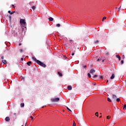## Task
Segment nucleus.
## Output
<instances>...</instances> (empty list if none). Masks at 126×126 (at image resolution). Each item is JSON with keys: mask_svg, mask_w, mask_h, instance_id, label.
I'll use <instances>...</instances> for the list:
<instances>
[{"mask_svg": "<svg viewBox=\"0 0 126 126\" xmlns=\"http://www.w3.org/2000/svg\"><path fill=\"white\" fill-rule=\"evenodd\" d=\"M77 119L79 122H81V121L82 122H84V119H83V114H81V115L77 116Z\"/></svg>", "mask_w": 126, "mask_h": 126, "instance_id": "nucleus-1", "label": "nucleus"}, {"mask_svg": "<svg viewBox=\"0 0 126 126\" xmlns=\"http://www.w3.org/2000/svg\"><path fill=\"white\" fill-rule=\"evenodd\" d=\"M20 23L21 25H22V27H25V24H26L25 20L21 19L20 20Z\"/></svg>", "mask_w": 126, "mask_h": 126, "instance_id": "nucleus-2", "label": "nucleus"}, {"mask_svg": "<svg viewBox=\"0 0 126 126\" xmlns=\"http://www.w3.org/2000/svg\"><path fill=\"white\" fill-rule=\"evenodd\" d=\"M37 63H38V64H39V65H41V66H43V67H46V66H47L46 64L41 62V61H37Z\"/></svg>", "mask_w": 126, "mask_h": 126, "instance_id": "nucleus-3", "label": "nucleus"}, {"mask_svg": "<svg viewBox=\"0 0 126 126\" xmlns=\"http://www.w3.org/2000/svg\"><path fill=\"white\" fill-rule=\"evenodd\" d=\"M51 101H52V102H53L54 103H57V102H59V101H60V98L57 97V98H52L51 99Z\"/></svg>", "mask_w": 126, "mask_h": 126, "instance_id": "nucleus-4", "label": "nucleus"}, {"mask_svg": "<svg viewBox=\"0 0 126 126\" xmlns=\"http://www.w3.org/2000/svg\"><path fill=\"white\" fill-rule=\"evenodd\" d=\"M96 72V70H94V69H91L90 71V73H91L93 75Z\"/></svg>", "mask_w": 126, "mask_h": 126, "instance_id": "nucleus-5", "label": "nucleus"}, {"mask_svg": "<svg viewBox=\"0 0 126 126\" xmlns=\"http://www.w3.org/2000/svg\"><path fill=\"white\" fill-rule=\"evenodd\" d=\"M122 114H124V112H122L121 111H119V112H118V113H117V115H118V117H123V116H122Z\"/></svg>", "mask_w": 126, "mask_h": 126, "instance_id": "nucleus-6", "label": "nucleus"}, {"mask_svg": "<svg viewBox=\"0 0 126 126\" xmlns=\"http://www.w3.org/2000/svg\"><path fill=\"white\" fill-rule=\"evenodd\" d=\"M92 79H94V80H97V79H98V75H94L92 77Z\"/></svg>", "mask_w": 126, "mask_h": 126, "instance_id": "nucleus-7", "label": "nucleus"}, {"mask_svg": "<svg viewBox=\"0 0 126 126\" xmlns=\"http://www.w3.org/2000/svg\"><path fill=\"white\" fill-rule=\"evenodd\" d=\"M13 51L12 49H9V50L7 49L6 52L8 53V54H11L12 53Z\"/></svg>", "mask_w": 126, "mask_h": 126, "instance_id": "nucleus-8", "label": "nucleus"}, {"mask_svg": "<svg viewBox=\"0 0 126 126\" xmlns=\"http://www.w3.org/2000/svg\"><path fill=\"white\" fill-rule=\"evenodd\" d=\"M27 64H28V65H29V66H30V65H32V62L29 61V62H27Z\"/></svg>", "mask_w": 126, "mask_h": 126, "instance_id": "nucleus-9", "label": "nucleus"}, {"mask_svg": "<svg viewBox=\"0 0 126 126\" xmlns=\"http://www.w3.org/2000/svg\"><path fill=\"white\" fill-rule=\"evenodd\" d=\"M5 121L6 122H9L10 121V118H9V117H7L5 118Z\"/></svg>", "mask_w": 126, "mask_h": 126, "instance_id": "nucleus-10", "label": "nucleus"}, {"mask_svg": "<svg viewBox=\"0 0 126 126\" xmlns=\"http://www.w3.org/2000/svg\"><path fill=\"white\" fill-rule=\"evenodd\" d=\"M2 63H4V64H6V63H7L6 60L3 59L2 60Z\"/></svg>", "mask_w": 126, "mask_h": 126, "instance_id": "nucleus-11", "label": "nucleus"}, {"mask_svg": "<svg viewBox=\"0 0 126 126\" xmlns=\"http://www.w3.org/2000/svg\"><path fill=\"white\" fill-rule=\"evenodd\" d=\"M67 89L68 90H69V91L72 90V87L71 86H68Z\"/></svg>", "mask_w": 126, "mask_h": 126, "instance_id": "nucleus-12", "label": "nucleus"}, {"mask_svg": "<svg viewBox=\"0 0 126 126\" xmlns=\"http://www.w3.org/2000/svg\"><path fill=\"white\" fill-rule=\"evenodd\" d=\"M112 98L113 100H116V99H117V95L113 94L112 96Z\"/></svg>", "mask_w": 126, "mask_h": 126, "instance_id": "nucleus-13", "label": "nucleus"}, {"mask_svg": "<svg viewBox=\"0 0 126 126\" xmlns=\"http://www.w3.org/2000/svg\"><path fill=\"white\" fill-rule=\"evenodd\" d=\"M116 57V58H117V59H119V61H121V56H120V55H117Z\"/></svg>", "mask_w": 126, "mask_h": 126, "instance_id": "nucleus-14", "label": "nucleus"}, {"mask_svg": "<svg viewBox=\"0 0 126 126\" xmlns=\"http://www.w3.org/2000/svg\"><path fill=\"white\" fill-rule=\"evenodd\" d=\"M115 78V74H112L110 77V79H114Z\"/></svg>", "mask_w": 126, "mask_h": 126, "instance_id": "nucleus-15", "label": "nucleus"}, {"mask_svg": "<svg viewBox=\"0 0 126 126\" xmlns=\"http://www.w3.org/2000/svg\"><path fill=\"white\" fill-rule=\"evenodd\" d=\"M49 21H54V18H53L52 17H49Z\"/></svg>", "mask_w": 126, "mask_h": 126, "instance_id": "nucleus-16", "label": "nucleus"}, {"mask_svg": "<svg viewBox=\"0 0 126 126\" xmlns=\"http://www.w3.org/2000/svg\"><path fill=\"white\" fill-rule=\"evenodd\" d=\"M32 60H33V61H35L36 63H37V61H39V60H37L36 58L35 57H32Z\"/></svg>", "mask_w": 126, "mask_h": 126, "instance_id": "nucleus-17", "label": "nucleus"}, {"mask_svg": "<svg viewBox=\"0 0 126 126\" xmlns=\"http://www.w3.org/2000/svg\"><path fill=\"white\" fill-rule=\"evenodd\" d=\"M116 102H121V99L120 98H117Z\"/></svg>", "mask_w": 126, "mask_h": 126, "instance_id": "nucleus-18", "label": "nucleus"}, {"mask_svg": "<svg viewBox=\"0 0 126 126\" xmlns=\"http://www.w3.org/2000/svg\"><path fill=\"white\" fill-rule=\"evenodd\" d=\"M58 74L59 76H63V74L60 72H58Z\"/></svg>", "mask_w": 126, "mask_h": 126, "instance_id": "nucleus-19", "label": "nucleus"}, {"mask_svg": "<svg viewBox=\"0 0 126 126\" xmlns=\"http://www.w3.org/2000/svg\"><path fill=\"white\" fill-rule=\"evenodd\" d=\"M107 101H108V102H112V100L109 97L107 98Z\"/></svg>", "mask_w": 126, "mask_h": 126, "instance_id": "nucleus-20", "label": "nucleus"}, {"mask_svg": "<svg viewBox=\"0 0 126 126\" xmlns=\"http://www.w3.org/2000/svg\"><path fill=\"white\" fill-rule=\"evenodd\" d=\"M123 109H124V110H126V104H124V105L123 106Z\"/></svg>", "mask_w": 126, "mask_h": 126, "instance_id": "nucleus-21", "label": "nucleus"}, {"mask_svg": "<svg viewBox=\"0 0 126 126\" xmlns=\"http://www.w3.org/2000/svg\"><path fill=\"white\" fill-rule=\"evenodd\" d=\"M20 106H21V107H24V103H21V104H20Z\"/></svg>", "mask_w": 126, "mask_h": 126, "instance_id": "nucleus-22", "label": "nucleus"}, {"mask_svg": "<svg viewBox=\"0 0 126 126\" xmlns=\"http://www.w3.org/2000/svg\"><path fill=\"white\" fill-rule=\"evenodd\" d=\"M106 119L107 120H110V119H111V116H107Z\"/></svg>", "mask_w": 126, "mask_h": 126, "instance_id": "nucleus-23", "label": "nucleus"}, {"mask_svg": "<svg viewBox=\"0 0 126 126\" xmlns=\"http://www.w3.org/2000/svg\"><path fill=\"white\" fill-rule=\"evenodd\" d=\"M83 68H85V69H86V68H87V65H84L83 66Z\"/></svg>", "mask_w": 126, "mask_h": 126, "instance_id": "nucleus-24", "label": "nucleus"}, {"mask_svg": "<svg viewBox=\"0 0 126 126\" xmlns=\"http://www.w3.org/2000/svg\"><path fill=\"white\" fill-rule=\"evenodd\" d=\"M88 76L90 78H91V75L90 74V73H88Z\"/></svg>", "mask_w": 126, "mask_h": 126, "instance_id": "nucleus-25", "label": "nucleus"}, {"mask_svg": "<svg viewBox=\"0 0 126 126\" xmlns=\"http://www.w3.org/2000/svg\"><path fill=\"white\" fill-rule=\"evenodd\" d=\"M35 8H36V6H33L32 7V9H33V10H35Z\"/></svg>", "mask_w": 126, "mask_h": 126, "instance_id": "nucleus-26", "label": "nucleus"}, {"mask_svg": "<svg viewBox=\"0 0 126 126\" xmlns=\"http://www.w3.org/2000/svg\"><path fill=\"white\" fill-rule=\"evenodd\" d=\"M94 44H98L99 43V40H97L96 41H94Z\"/></svg>", "mask_w": 126, "mask_h": 126, "instance_id": "nucleus-27", "label": "nucleus"}, {"mask_svg": "<svg viewBox=\"0 0 126 126\" xmlns=\"http://www.w3.org/2000/svg\"><path fill=\"white\" fill-rule=\"evenodd\" d=\"M20 78L22 79V80H24L25 79V77H21Z\"/></svg>", "mask_w": 126, "mask_h": 126, "instance_id": "nucleus-28", "label": "nucleus"}, {"mask_svg": "<svg viewBox=\"0 0 126 126\" xmlns=\"http://www.w3.org/2000/svg\"><path fill=\"white\" fill-rule=\"evenodd\" d=\"M30 118H31V119H32V121H34V118H33V116H31L30 117Z\"/></svg>", "mask_w": 126, "mask_h": 126, "instance_id": "nucleus-29", "label": "nucleus"}, {"mask_svg": "<svg viewBox=\"0 0 126 126\" xmlns=\"http://www.w3.org/2000/svg\"><path fill=\"white\" fill-rule=\"evenodd\" d=\"M56 26H57V27H61V24H57Z\"/></svg>", "mask_w": 126, "mask_h": 126, "instance_id": "nucleus-30", "label": "nucleus"}, {"mask_svg": "<svg viewBox=\"0 0 126 126\" xmlns=\"http://www.w3.org/2000/svg\"><path fill=\"white\" fill-rule=\"evenodd\" d=\"M95 115L96 117H99V114H98V112H96Z\"/></svg>", "mask_w": 126, "mask_h": 126, "instance_id": "nucleus-31", "label": "nucleus"}, {"mask_svg": "<svg viewBox=\"0 0 126 126\" xmlns=\"http://www.w3.org/2000/svg\"><path fill=\"white\" fill-rule=\"evenodd\" d=\"M73 126H76V124L75 123V122L73 121Z\"/></svg>", "mask_w": 126, "mask_h": 126, "instance_id": "nucleus-32", "label": "nucleus"}, {"mask_svg": "<svg viewBox=\"0 0 126 126\" xmlns=\"http://www.w3.org/2000/svg\"><path fill=\"white\" fill-rule=\"evenodd\" d=\"M122 7V6H120V7L118 8V11L120 12V10H121V8Z\"/></svg>", "mask_w": 126, "mask_h": 126, "instance_id": "nucleus-33", "label": "nucleus"}, {"mask_svg": "<svg viewBox=\"0 0 126 126\" xmlns=\"http://www.w3.org/2000/svg\"><path fill=\"white\" fill-rule=\"evenodd\" d=\"M106 17H104L103 18H102V21H104V20H105V19H106Z\"/></svg>", "mask_w": 126, "mask_h": 126, "instance_id": "nucleus-34", "label": "nucleus"}, {"mask_svg": "<svg viewBox=\"0 0 126 126\" xmlns=\"http://www.w3.org/2000/svg\"><path fill=\"white\" fill-rule=\"evenodd\" d=\"M15 13V11H12L10 13V14H13V13Z\"/></svg>", "mask_w": 126, "mask_h": 126, "instance_id": "nucleus-35", "label": "nucleus"}, {"mask_svg": "<svg viewBox=\"0 0 126 126\" xmlns=\"http://www.w3.org/2000/svg\"><path fill=\"white\" fill-rule=\"evenodd\" d=\"M123 63H124V61L122 60L121 62V64H123Z\"/></svg>", "mask_w": 126, "mask_h": 126, "instance_id": "nucleus-36", "label": "nucleus"}, {"mask_svg": "<svg viewBox=\"0 0 126 126\" xmlns=\"http://www.w3.org/2000/svg\"><path fill=\"white\" fill-rule=\"evenodd\" d=\"M67 109H68L69 111V112H72L71 110L68 108V107H67Z\"/></svg>", "mask_w": 126, "mask_h": 126, "instance_id": "nucleus-37", "label": "nucleus"}, {"mask_svg": "<svg viewBox=\"0 0 126 126\" xmlns=\"http://www.w3.org/2000/svg\"><path fill=\"white\" fill-rule=\"evenodd\" d=\"M72 42H73L72 40H69V43H71V44H72Z\"/></svg>", "mask_w": 126, "mask_h": 126, "instance_id": "nucleus-38", "label": "nucleus"}, {"mask_svg": "<svg viewBox=\"0 0 126 126\" xmlns=\"http://www.w3.org/2000/svg\"><path fill=\"white\" fill-rule=\"evenodd\" d=\"M99 78L102 79L103 78V76H99Z\"/></svg>", "mask_w": 126, "mask_h": 126, "instance_id": "nucleus-39", "label": "nucleus"}, {"mask_svg": "<svg viewBox=\"0 0 126 126\" xmlns=\"http://www.w3.org/2000/svg\"><path fill=\"white\" fill-rule=\"evenodd\" d=\"M20 53H22V52H23V50L22 49H20Z\"/></svg>", "mask_w": 126, "mask_h": 126, "instance_id": "nucleus-40", "label": "nucleus"}, {"mask_svg": "<svg viewBox=\"0 0 126 126\" xmlns=\"http://www.w3.org/2000/svg\"><path fill=\"white\" fill-rule=\"evenodd\" d=\"M109 55H110V53H107L106 54V56H109Z\"/></svg>", "mask_w": 126, "mask_h": 126, "instance_id": "nucleus-41", "label": "nucleus"}, {"mask_svg": "<svg viewBox=\"0 0 126 126\" xmlns=\"http://www.w3.org/2000/svg\"><path fill=\"white\" fill-rule=\"evenodd\" d=\"M100 61H101V59H98L97 60V62H100Z\"/></svg>", "mask_w": 126, "mask_h": 126, "instance_id": "nucleus-42", "label": "nucleus"}, {"mask_svg": "<svg viewBox=\"0 0 126 126\" xmlns=\"http://www.w3.org/2000/svg\"><path fill=\"white\" fill-rule=\"evenodd\" d=\"M1 59L2 60H3V59H4V56H2L1 58Z\"/></svg>", "mask_w": 126, "mask_h": 126, "instance_id": "nucleus-43", "label": "nucleus"}, {"mask_svg": "<svg viewBox=\"0 0 126 126\" xmlns=\"http://www.w3.org/2000/svg\"><path fill=\"white\" fill-rule=\"evenodd\" d=\"M71 55H72V56H74V52H72Z\"/></svg>", "mask_w": 126, "mask_h": 126, "instance_id": "nucleus-44", "label": "nucleus"}, {"mask_svg": "<svg viewBox=\"0 0 126 126\" xmlns=\"http://www.w3.org/2000/svg\"><path fill=\"white\" fill-rule=\"evenodd\" d=\"M112 124H113V126H115V125H116V123L112 122Z\"/></svg>", "mask_w": 126, "mask_h": 126, "instance_id": "nucleus-45", "label": "nucleus"}, {"mask_svg": "<svg viewBox=\"0 0 126 126\" xmlns=\"http://www.w3.org/2000/svg\"><path fill=\"white\" fill-rule=\"evenodd\" d=\"M112 124H113V126H115V125H116V123L112 122Z\"/></svg>", "mask_w": 126, "mask_h": 126, "instance_id": "nucleus-46", "label": "nucleus"}, {"mask_svg": "<svg viewBox=\"0 0 126 126\" xmlns=\"http://www.w3.org/2000/svg\"><path fill=\"white\" fill-rule=\"evenodd\" d=\"M8 13H10H10H11V11H10V10L8 11Z\"/></svg>", "mask_w": 126, "mask_h": 126, "instance_id": "nucleus-47", "label": "nucleus"}, {"mask_svg": "<svg viewBox=\"0 0 126 126\" xmlns=\"http://www.w3.org/2000/svg\"><path fill=\"white\" fill-rule=\"evenodd\" d=\"M12 6L13 7H15V6H14V5H13V4H12Z\"/></svg>", "mask_w": 126, "mask_h": 126, "instance_id": "nucleus-48", "label": "nucleus"}, {"mask_svg": "<svg viewBox=\"0 0 126 126\" xmlns=\"http://www.w3.org/2000/svg\"><path fill=\"white\" fill-rule=\"evenodd\" d=\"M21 61H23V58H21Z\"/></svg>", "mask_w": 126, "mask_h": 126, "instance_id": "nucleus-49", "label": "nucleus"}, {"mask_svg": "<svg viewBox=\"0 0 126 126\" xmlns=\"http://www.w3.org/2000/svg\"><path fill=\"white\" fill-rule=\"evenodd\" d=\"M104 62H105V60H103L102 61V63H104Z\"/></svg>", "mask_w": 126, "mask_h": 126, "instance_id": "nucleus-50", "label": "nucleus"}, {"mask_svg": "<svg viewBox=\"0 0 126 126\" xmlns=\"http://www.w3.org/2000/svg\"><path fill=\"white\" fill-rule=\"evenodd\" d=\"M19 46H21V43H19Z\"/></svg>", "mask_w": 126, "mask_h": 126, "instance_id": "nucleus-51", "label": "nucleus"}, {"mask_svg": "<svg viewBox=\"0 0 126 126\" xmlns=\"http://www.w3.org/2000/svg\"><path fill=\"white\" fill-rule=\"evenodd\" d=\"M94 85H96V83H94Z\"/></svg>", "mask_w": 126, "mask_h": 126, "instance_id": "nucleus-52", "label": "nucleus"}, {"mask_svg": "<svg viewBox=\"0 0 126 126\" xmlns=\"http://www.w3.org/2000/svg\"><path fill=\"white\" fill-rule=\"evenodd\" d=\"M101 118H102V116H100L99 117V119H101Z\"/></svg>", "mask_w": 126, "mask_h": 126, "instance_id": "nucleus-53", "label": "nucleus"}, {"mask_svg": "<svg viewBox=\"0 0 126 126\" xmlns=\"http://www.w3.org/2000/svg\"><path fill=\"white\" fill-rule=\"evenodd\" d=\"M108 82H109V80H107V83H108Z\"/></svg>", "mask_w": 126, "mask_h": 126, "instance_id": "nucleus-54", "label": "nucleus"}, {"mask_svg": "<svg viewBox=\"0 0 126 126\" xmlns=\"http://www.w3.org/2000/svg\"><path fill=\"white\" fill-rule=\"evenodd\" d=\"M27 122L26 123V124H25V126H27Z\"/></svg>", "mask_w": 126, "mask_h": 126, "instance_id": "nucleus-55", "label": "nucleus"}, {"mask_svg": "<svg viewBox=\"0 0 126 126\" xmlns=\"http://www.w3.org/2000/svg\"><path fill=\"white\" fill-rule=\"evenodd\" d=\"M115 9H118V7H116Z\"/></svg>", "mask_w": 126, "mask_h": 126, "instance_id": "nucleus-56", "label": "nucleus"}, {"mask_svg": "<svg viewBox=\"0 0 126 126\" xmlns=\"http://www.w3.org/2000/svg\"><path fill=\"white\" fill-rule=\"evenodd\" d=\"M44 107H45V106H42V108H44Z\"/></svg>", "mask_w": 126, "mask_h": 126, "instance_id": "nucleus-57", "label": "nucleus"}, {"mask_svg": "<svg viewBox=\"0 0 126 126\" xmlns=\"http://www.w3.org/2000/svg\"><path fill=\"white\" fill-rule=\"evenodd\" d=\"M10 17V18H11V17Z\"/></svg>", "mask_w": 126, "mask_h": 126, "instance_id": "nucleus-58", "label": "nucleus"}, {"mask_svg": "<svg viewBox=\"0 0 126 126\" xmlns=\"http://www.w3.org/2000/svg\"><path fill=\"white\" fill-rule=\"evenodd\" d=\"M15 115H16V113H15Z\"/></svg>", "mask_w": 126, "mask_h": 126, "instance_id": "nucleus-59", "label": "nucleus"}, {"mask_svg": "<svg viewBox=\"0 0 126 126\" xmlns=\"http://www.w3.org/2000/svg\"><path fill=\"white\" fill-rule=\"evenodd\" d=\"M21 126H24L23 125H22Z\"/></svg>", "mask_w": 126, "mask_h": 126, "instance_id": "nucleus-60", "label": "nucleus"}, {"mask_svg": "<svg viewBox=\"0 0 126 126\" xmlns=\"http://www.w3.org/2000/svg\"><path fill=\"white\" fill-rule=\"evenodd\" d=\"M45 107H46V106L45 105Z\"/></svg>", "mask_w": 126, "mask_h": 126, "instance_id": "nucleus-61", "label": "nucleus"}]
</instances>
